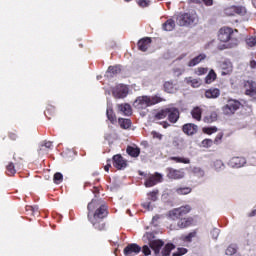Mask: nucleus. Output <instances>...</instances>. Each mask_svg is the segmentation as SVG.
Returning <instances> with one entry per match:
<instances>
[{"label":"nucleus","instance_id":"4be33fe9","mask_svg":"<svg viewBox=\"0 0 256 256\" xmlns=\"http://www.w3.org/2000/svg\"><path fill=\"white\" fill-rule=\"evenodd\" d=\"M164 91L166 93H177V84L173 83V81H166L164 83Z\"/></svg>","mask_w":256,"mask_h":256},{"label":"nucleus","instance_id":"b1692460","mask_svg":"<svg viewBox=\"0 0 256 256\" xmlns=\"http://www.w3.org/2000/svg\"><path fill=\"white\" fill-rule=\"evenodd\" d=\"M118 73H121V66H110L106 72V76L113 77L114 75H118Z\"/></svg>","mask_w":256,"mask_h":256},{"label":"nucleus","instance_id":"4468645a","mask_svg":"<svg viewBox=\"0 0 256 256\" xmlns=\"http://www.w3.org/2000/svg\"><path fill=\"white\" fill-rule=\"evenodd\" d=\"M247 163V160L243 157H233L228 162V165H230L233 168L239 169L240 167H243Z\"/></svg>","mask_w":256,"mask_h":256},{"label":"nucleus","instance_id":"0e129e2a","mask_svg":"<svg viewBox=\"0 0 256 256\" xmlns=\"http://www.w3.org/2000/svg\"><path fill=\"white\" fill-rule=\"evenodd\" d=\"M111 167V164H108V165H106L105 167H104V170L105 171H107V172H109V168Z\"/></svg>","mask_w":256,"mask_h":256},{"label":"nucleus","instance_id":"393cba45","mask_svg":"<svg viewBox=\"0 0 256 256\" xmlns=\"http://www.w3.org/2000/svg\"><path fill=\"white\" fill-rule=\"evenodd\" d=\"M187 85H191V87L197 88L201 87V79H195L193 77L185 78Z\"/></svg>","mask_w":256,"mask_h":256},{"label":"nucleus","instance_id":"774afa93","mask_svg":"<svg viewBox=\"0 0 256 256\" xmlns=\"http://www.w3.org/2000/svg\"><path fill=\"white\" fill-rule=\"evenodd\" d=\"M177 141H178V143H184L183 138H180V139H178Z\"/></svg>","mask_w":256,"mask_h":256},{"label":"nucleus","instance_id":"6e6d98bb","mask_svg":"<svg viewBox=\"0 0 256 256\" xmlns=\"http://www.w3.org/2000/svg\"><path fill=\"white\" fill-rule=\"evenodd\" d=\"M195 237V232H191L188 235L184 237V241H187L188 243L191 242V240Z\"/></svg>","mask_w":256,"mask_h":256},{"label":"nucleus","instance_id":"0eeeda50","mask_svg":"<svg viewBox=\"0 0 256 256\" xmlns=\"http://www.w3.org/2000/svg\"><path fill=\"white\" fill-rule=\"evenodd\" d=\"M112 94L116 99H125L129 95V87L127 85H117L112 90Z\"/></svg>","mask_w":256,"mask_h":256},{"label":"nucleus","instance_id":"7c9ffc66","mask_svg":"<svg viewBox=\"0 0 256 256\" xmlns=\"http://www.w3.org/2000/svg\"><path fill=\"white\" fill-rule=\"evenodd\" d=\"M118 123H119L121 129H129V127H131L130 119L119 118Z\"/></svg>","mask_w":256,"mask_h":256},{"label":"nucleus","instance_id":"1a4fd4ad","mask_svg":"<svg viewBox=\"0 0 256 256\" xmlns=\"http://www.w3.org/2000/svg\"><path fill=\"white\" fill-rule=\"evenodd\" d=\"M141 253V246L137 245L136 243L128 244L124 248V255L125 256H135Z\"/></svg>","mask_w":256,"mask_h":256},{"label":"nucleus","instance_id":"6ab92c4d","mask_svg":"<svg viewBox=\"0 0 256 256\" xmlns=\"http://www.w3.org/2000/svg\"><path fill=\"white\" fill-rule=\"evenodd\" d=\"M117 109H118L119 113H121L122 115L129 116V115H131V113H133V110L131 109V105H129L127 103L118 104Z\"/></svg>","mask_w":256,"mask_h":256},{"label":"nucleus","instance_id":"c756f323","mask_svg":"<svg viewBox=\"0 0 256 256\" xmlns=\"http://www.w3.org/2000/svg\"><path fill=\"white\" fill-rule=\"evenodd\" d=\"M163 29L164 31H173L175 29V21H173V19L167 20L163 24Z\"/></svg>","mask_w":256,"mask_h":256},{"label":"nucleus","instance_id":"09e8293b","mask_svg":"<svg viewBox=\"0 0 256 256\" xmlns=\"http://www.w3.org/2000/svg\"><path fill=\"white\" fill-rule=\"evenodd\" d=\"M222 139H223V133H218L213 141L214 145H221Z\"/></svg>","mask_w":256,"mask_h":256},{"label":"nucleus","instance_id":"423d86ee","mask_svg":"<svg viewBox=\"0 0 256 256\" xmlns=\"http://www.w3.org/2000/svg\"><path fill=\"white\" fill-rule=\"evenodd\" d=\"M191 212V206H181L180 208H175L169 212L170 219H180V217H183L184 215H187V213Z\"/></svg>","mask_w":256,"mask_h":256},{"label":"nucleus","instance_id":"aec40b11","mask_svg":"<svg viewBox=\"0 0 256 256\" xmlns=\"http://www.w3.org/2000/svg\"><path fill=\"white\" fill-rule=\"evenodd\" d=\"M219 95H221V91L218 88H211L205 92V97L207 99H217Z\"/></svg>","mask_w":256,"mask_h":256},{"label":"nucleus","instance_id":"5fc2aeb1","mask_svg":"<svg viewBox=\"0 0 256 256\" xmlns=\"http://www.w3.org/2000/svg\"><path fill=\"white\" fill-rule=\"evenodd\" d=\"M220 230L217 228H214L211 232L212 238L217 239L219 237Z\"/></svg>","mask_w":256,"mask_h":256},{"label":"nucleus","instance_id":"bb28decb","mask_svg":"<svg viewBox=\"0 0 256 256\" xmlns=\"http://www.w3.org/2000/svg\"><path fill=\"white\" fill-rule=\"evenodd\" d=\"M127 153L130 155V157H139L141 150L138 147L128 146L127 147Z\"/></svg>","mask_w":256,"mask_h":256},{"label":"nucleus","instance_id":"2f4dec72","mask_svg":"<svg viewBox=\"0 0 256 256\" xmlns=\"http://www.w3.org/2000/svg\"><path fill=\"white\" fill-rule=\"evenodd\" d=\"M174 191L175 193H177V195H189L192 189L191 187H180V188H175Z\"/></svg>","mask_w":256,"mask_h":256},{"label":"nucleus","instance_id":"3c124183","mask_svg":"<svg viewBox=\"0 0 256 256\" xmlns=\"http://www.w3.org/2000/svg\"><path fill=\"white\" fill-rule=\"evenodd\" d=\"M151 135H152L153 139H158L159 141H161V139H163V134H161L157 131H152Z\"/></svg>","mask_w":256,"mask_h":256},{"label":"nucleus","instance_id":"58836bf2","mask_svg":"<svg viewBox=\"0 0 256 256\" xmlns=\"http://www.w3.org/2000/svg\"><path fill=\"white\" fill-rule=\"evenodd\" d=\"M173 73L176 77H181L185 73L184 67H175L173 68Z\"/></svg>","mask_w":256,"mask_h":256},{"label":"nucleus","instance_id":"ddd939ff","mask_svg":"<svg viewBox=\"0 0 256 256\" xmlns=\"http://www.w3.org/2000/svg\"><path fill=\"white\" fill-rule=\"evenodd\" d=\"M167 171L168 179H183V177H185V172L182 169L176 170L173 168H168Z\"/></svg>","mask_w":256,"mask_h":256},{"label":"nucleus","instance_id":"2eb2a0df","mask_svg":"<svg viewBox=\"0 0 256 256\" xmlns=\"http://www.w3.org/2000/svg\"><path fill=\"white\" fill-rule=\"evenodd\" d=\"M221 75L225 77V75H231L233 73V64L230 61H224L220 65Z\"/></svg>","mask_w":256,"mask_h":256},{"label":"nucleus","instance_id":"f8f14e48","mask_svg":"<svg viewBox=\"0 0 256 256\" xmlns=\"http://www.w3.org/2000/svg\"><path fill=\"white\" fill-rule=\"evenodd\" d=\"M183 133L185 135H188L189 137L197 134V131H199V127L193 123L184 124L182 127Z\"/></svg>","mask_w":256,"mask_h":256},{"label":"nucleus","instance_id":"473e14b6","mask_svg":"<svg viewBox=\"0 0 256 256\" xmlns=\"http://www.w3.org/2000/svg\"><path fill=\"white\" fill-rule=\"evenodd\" d=\"M173 249H175V245L173 244H167L163 250H162V256H168L171 254V251H173Z\"/></svg>","mask_w":256,"mask_h":256},{"label":"nucleus","instance_id":"6e6552de","mask_svg":"<svg viewBox=\"0 0 256 256\" xmlns=\"http://www.w3.org/2000/svg\"><path fill=\"white\" fill-rule=\"evenodd\" d=\"M241 107V103L237 100H228L227 104L222 108L224 115H233L237 109Z\"/></svg>","mask_w":256,"mask_h":256},{"label":"nucleus","instance_id":"ea45409f","mask_svg":"<svg viewBox=\"0 0 256 256\" xmlns=\"http://www.w3.org/2000/svg\"><path fill=\"white\" fill-rule=\"evenodd\" d=\"M237 253V246L236 245H230L226 249V255H235Z\"/></svg>","mask_w":256,"mask_h":256},{"label":"nucleus","instance_id":"a211bd4d","mask_svg":"<svg viewBox=\"0 0 256 256\" xmlns=\"http://www.w3.org/2000/svg\"><path fill=\"white\" fill-rule=\"evenodd\" d=\"M168 119L170 123H177L179 121V110L176 108L168 109Z\"/></svg>","mask_w":256,"mask_h":256},{"label":"nucleus","instance_id":"c9c22d12","mask_svg":"<svg viewBox=\"0 0 256 256\" xmlns=\"http://www.w3.org/2000/svg\"><path fill=\"white\" fill-rule=\"evenodd\" d=\"M171 161H175L176 163H184V164H189L191 163V160L189 158H184V157H171Z\"/></svg>","mask_w":256,"mask_h":256},{"label":"nucleus","instance_id":"4d7b16f0","mask_svg":"<svg viewBox=\"0 0 256 256\" xmlns=\"http://www.w3.org/2000/svg\"><path fill=\"white\" fill-rule=\"evenodd\" d=\"M142 252L144 253V255H151V248H149V246L145 245L142 248Z\"/></svg>","mask_w":256,"mask_h":256},{"label":"nucleus","instance_id":"c03bdc74","mask_svg":"<svg viewBox=\"0 0 256 256\" xmlns=\"http://www.w3.org/2000/svg\"><path fill=\"white\" fill-rule=\"evenodd\" d=\"M137 5L145 9V7H149L151 5V0H137Z\"/></svg>","mask_w":256,"mask_h":256},{"label":"nucleus","instance_id":"e433bc0d","mask_svg":"<svg viewBox=\"0 0 256 256\" xmlns=\"http://www.w3.org/2000/svg\"><path fill=\"white\" fill-rule=\"evenodd\" d=\"M209 71V68H205V67H198L194 70L195 75H198L199 77H201V75H207Z\"/></svg>","mask_w":256,"mask_h":256},{"label":"nucleus","instance_id":"e2e57ef3","mask_svg":"<svg viewBox=\"0 0 256 256\" xmlns=\"http://www.w3.org/2000/svg\"><path fill=\"white\" fill-rule=\"evenodd\" d=\"M202 2H203L204 5H206L207 7H211V5H213V0H202Z\"/></svg>","mask_w":256,"mask_h":256},{"label":"nucleus","instance_id":"9b49d317","mask_svg":"<svg viewBox=\"0 0 256 256\" xmlns=\"http://www.w3.org/2000/svg\"><path fill=\"white\" fill-rule=\"evenodd\" d=\"M163 181V175L156 173L155 175L150 176L146 182L145 187H155L157 183H161Z\"/></svg>","mask_w":256,"mask_h":256},{"label":"nucleus","instance_id":"f3484780","mask_svg":"<svg viewBox=\"0 0 256 256\" xmlns=\"http://www.w3.org/2000/svg\"><path fill=\"white\" fill-rule=\"evenodd\" d=\"M205 59H207V54L201 53L188 62V67H196V65H199V63L205 61Z\"/></svg>","mask_w":256,"mask_h":256},{"label":"nucleus","instance_id":"72a5a7b5","mask_svg":"<svg viewBox=\"0 0 256 256\" xmlns=\"http://www.w3.org/2000/svg\"><path fill=\"white\" fill-rule=\"evenodd\" d=\"M205 123H213L217 121V113L212 112L204 118Z\"/></svg>","mask_w":256,"mask_h":256},{"label":"nucleus","instance_id":"603ef678","mask_svg":"<svg viewBox=\"0 0 256 256\" xmlns=\"http://www.w3.org/2000/svg\"><path fill=\"white\" fill-rule=\"evenodd\" d=\"M157 193V191L150 192L148 194V199H150V201H157Z\"/></svg>","mask_w":256,"mask_h":256},{"label":"nucleus","instance_id":"f03ea898","mask_svg":"<svg viewBox=\"0 0 256 256\" xmlns=\"http://www.w3.org/2000/svg\"><path fill=\"white\" fill-rule=\"evenodd\" d=\"M233 33V29L230 27H223L219 30L218 39L221 43H227L220 49H232V47L239 45V39L233 37Z\"/></svg>","mask_w":256,"mask_h":256},{"label":"nucleus","instance_id":"5701e85b","mask_svg":"<svg viewBox=\"0 0 256 256\" xmlns=\"http://www.w3.org/2000/svg\"><path fill=\"white\" fill-rule=\"evenodd\" d=\"M151 45V38H144L138 42V49L140 51H147Z\"/></svg>","mask_w":256,"mask_h":256},{"label":"nucleus","instance_id":"20e7f679","mask_svg":"<svg viewBox=\"0 0 256 256\" xmlns=\"http://www.w3.org/2000/svg\"><path fill=\"white\" fill-rule=\"evenodd\" d=\"M143 241L148 243L151 249L154 251L156 255H158L159 251H161V247H163L164 243L162 240L155 239V234L151 232H147L143 236Z\"/></svg>","mask_w":256,"mask_h":256},{"label":"nucleus","instance_id":"7ed1b4c3","mask_svg":"<svg viewBox=\"0 0 256 256\" xmlns=\"http://www.w3.org/2000/svg\"><path fill=\"white\" fill-rule=\"evenodd\" d=\"M163 101H165V99L159 94L153 96H139L134 101V107H136V109H147V107H153V105L163 103Z\"/></svg>","mask_w":256,"mask_h":256},{"label":"nucleus","instance_id":"a878e982","mask_svg":"<svg viewBox=\"0 0 256 256\" xmlns=\"http://www.w3.org/2000/svg\"><path fill=\"white\" fill-rule=\"evenodd\" d=\"M106 115H107L108 119L110 120V122H112V124L117 123V116H115V113H113L112 106L107 107Z\"/></svg>","mask_w":256,"mask_h":256},{"label":"nucleus","instance_id":"338daca9","mask_svg":"<svg viewBox=\"0 0 256 256\" xmlns=\"http://www.w3.org/2000/svg\"><path fill=\"white\" fill-rule=\"evenodd\" d=\"M10 137H11L13 140H16V139H17V135H15V134H11Z\"/></svg>","mask_w":256,"mask_h":256},{"label":"nucleus","instance_id":"bf43d9fd","mask_svg":"<svg viewBox=\"0 0 256 256\" xmlns=\"http://www.w3.org/2000/svg\"><path fill=\"white\" fill-rule=\"evenodd\" d=\"M248 66L250 67V69H256V61L250 60Z\"/></svg>","mask_w":256,"mask_h":256},{"label":"nucleus","instance_id":"79ce46f5","mask_svg":"<svg viewBox=\"0 0 256 256\" xmlns=\"http://www.w3.org/2000/svg\"><path fill=\"white\" fill-rule=\"evenodd\" d=\"M167 115H169V111L168 109L166 110H161L160 112H158L155 117L156 119H165V117H167Z\"/></svg>","mask_w":256,"mask_h":256},{"label":"nucleus","instance_id":"69168bd1","mask_svg":"<svg viewBox=\"0 0 256 256\" xmlns=\"http://www.w3.org/2000/svg\"><path fill=\"white\" fill-rule=\"evenodd\" d=\"M162 125H163L164 129H167V127H169V123H167V122H163Z\"/></svg>","mask_w":256,"mask_h":256},{"label":"nucleus","instance_id":"864d4df0","mask_svg":"<svg viewBox=\"0 0 256 256\" xmlns=\"http://www.w3.org/2000/svg\"><path fill=\"white\" fill-rule=\"evenodd\" d=\"M233 11H235V13H237L238 15H244V13L246 12L245 11V8H241V7H235V8H232Z\"/></svg>","mask_w":256,"mask_h":256},{"label":"nucleus","instance_id":"13d9d810","mask_svg":"<svg viewBox=\"0 0 256 256\" xmlns=\"http://www.w3.org/2000/svg\"><path fill=\"white\" fill-rule=\"evenodd\" d=\"M142 207H144V209H147L148 211H152L153 210V206H151V202L143 203Z\"/></svg>","mask_w":256,"mask_h":256},{"label":"nucleus","instance_id":"412c9836","mask_svg":"<svg viewBox=\"0 0 256 256\" xmlns=\"http://www.w3.org/2000/svg\"><path fill=\"white\" fill-rule=\"evenodd\" d=\"M193 223H194V220L192 217L182 218L178 221V227L180 229H185V227H191Z\"/></svg>","mask_w":256,"mask_h":256},{"label":"nucleus","instance_id":"8fccbe9b","mask_svg":"<svg viewBox=\"0 0 256 256\" xmlns=\"http://www.w3.org/2000/svg\"><path fill=\"white\" fill-rule=\"evenodd\" d=\"M212 146H213V140H211V139H204L202 141V147L209 148V147H212Z\"/></svg>","mask_w":256,"mask_h":256},{"label":"nucleus","instance_id":"9d476101","mask_svg":"<svg viewBox=\"0 0 256 256\" xmlns=\"http://www.w3.org/2000/svg\"><path fill=\"white\" fill-rule=\"evenodd\" d=\"M245 94L250 97H255L256 95V83L253 80H248L244 82Z\"/></svg>","mask_w":256,"mask_h":256},{"label":"nucleus","instance_id":"f704fd0d","mask_svg":"<svg viewBox=\"0 0 256 256\" xmlns=\"http://www.w3.org/2000/svg\"><path fill=\"white\" fill-rule=\"evenodd\" d=\"M213 167L215 171H223V169H225V164L221 160H216L213 163Z\"/></svg>","mask_w":256,"mask_h":256},{"label":"nucleus","instance_id":"dca6fc26","mask_svg":"<svg viewBox=\"0 0 256 256\" xmlns=\"http://www.w3.org/2000/svg\"><path fill=\"white\" fill-rule=\"evenodd\" d=\"M113 166L116 167V169H125L127 167V161L123 159V156L121 155H115L113 157Z\"/></svg>","mask_w":256,"mask_h":256},{"label":"nucleus","instance_id":"49530a36","mask_svg":"<svg viewBox=\"0 0 256 256\" xmlns=\"http://www.w3.org/2000/svg\"><path fill=\"white\" fill-rule=\"evenodd\" d=\"M246 44L248 45V47H255L256 46V37L247 38Z\"/></svg>","mask_w":256,"mask_h":256},{"label":"nucleus","instance_id":"39448f33","mask_svg":"<svg viewBox=\"0 0 256 256\" xmlns=\"http://www.w3.org/2000/svg\"><path fill=\"white\" fill-rule=\"evenodd\" d=\"M197 14H179L176 18L177 24L180 25V27H185L187 25H195L197 23Z\"/></svg>","mask_w":256,"mask_h":256},{"label":"nucleus","instance_id":"c85d7f7f","mask_svg":"<svg viewBox=\"0 0 256 256\" xmlns=\"http://www.w3.org/2000/svg\"><path fill=\"white\" fill-rule=\"evenodd\" d=\"M215 79H217V74L215 73L214 70H210V72L205 78V83H207V85H211V83H213Z\"/></svg>","mask_w":256,"mask_h":256},{"label":"nucleus","instance_id":"de8ad7c7","mask_svg":"<svg viewBox=\"0 0 256 256\" xmlns=\"http://www.w3.org/2000/svg\"><path fill=\"white\" fill-rule=\"evenodd\" d=\"M187 253V248H178L176 252L172 254V256H182Z\"/></svg>","mask_w":256,"mask_h":256},{"label":"nucleus","instance_id":"37998d69","mask_svg":"<svg viewBox=\"0 0 256 256\" xmlns=\"http://www.w3.org/2000/svg\"><path fill=\"white\" fill-rule=\"evenodd\" d=\"M63 182V174L57 172L54 174V183H56V185H59L60 183Z\"/></svg>","mask_w":256,"mask_h":256},{"label":"nucleus","instance_id":"4c0bfd02","mask_svg":"<svg viewBox=\"0 0 256 256\" xmlns=\"http://www.w3.org/2000/svg\"><path fill=\"white\" fill-rule=\"evenodd\" d=\"M202 131L203 133H206V135H213V133H217V127H204Z\"/></svg>","mask_w":256,"mask_h":256},{"label":"nucleus","instance_id":"680f3d73","mask_svg":"<svg viewBox=\"0 0 256 256\" xmlns=\"http://www.w3.org/2000/svg\"><path fill=\"white\" fill-rule=\"evenodd\" d=\"M158 219H161V216H159V215L154 216V217L152 218V224L155 225V226H157V220H158Z\"/></svg>","mask_w":256,"mask_h":256},{"label":"nucleus","instance_id":"a18cd8bd","mask_svg":"<svg viewBox=\"0 0 256 256\" xmlns=\"http://www.w3.org/2000/svg\"><path fill=\"white\" fill-rule=\"evenodd\" d=\"M193 173L197 175V177H205V171L199 167L193 168Z\"/></svg>","mask_w":256,"mask_h":256},{"label":"nucleus","instance_id":"f257e3e1","mask_svg":"<svg viewBox=\"0 0 256 256\" xmlns=\"http://www.w3.org/2000/svg\"><path fill=\"white\" fill-rule=\"evenodd\" d=\"M87 208L90 223L95 229H98V231H103V229H105L103 220L107 217V206L101 204L99 200H92Z\"/></svg>","mask_w":256,"mask_h":256},{"label":"nucleus","instance_id":"cd10ccee","mask_svg":"<svg viewBox=\"0 0 256 256\" xmlns=\"http://www.w3.org/2000/svg\"><path fill=\"white\" fill-rule=\"evenodd\" d=\"M202 113H203V111L201 110L200 107H195L191 111V115H192L193 119H196V121H201Z\"/></svg>","mask_w":256,"mask_h":256},{"label":"nucleus","instance_id":"a19ab883","mask_svg":"<svg viewBox=\"0 0 256 256\" xmlns=\"http://www.w3.org/2000/svg\"><path fill=\"white\" fill-rule=\"evenodd\" d=\"M6 169L8 175H15V173H17V171L15 170V165L13 163H9L6 166Z\"/></svg>","mask_w":256,"mask_h":256},{"label":"nucleus","instance_id":"052dcab7","mask_svg":"<svg viewBox=\"0 0 256 256\" xmlns=\"http://www.w3.org/2000/svg\"><path fill=\"white\" fill-rule=\"evenodd\" d=\"M42 147H46V149H51V147H53V143L51 141L45 142Z\"/></svg>","mask_w":256,"mask_h":256}]
</instances>
